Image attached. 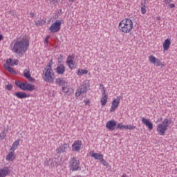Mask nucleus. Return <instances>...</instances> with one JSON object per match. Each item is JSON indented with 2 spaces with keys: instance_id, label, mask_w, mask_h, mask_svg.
Masks as SVG:
<instances>
[{
  "instance_id": "1",
  "label": "nucleus",
  "mask_w": 177,
  "mask_h": 177,
  "mask_svg": "<svg viewBox=\"0 0 177 177\" xmlns=\"http://www.w3.org/2000/svg\"><path fill=\"white\" fill-rule=\"evenodd\" d=\"M28 46H30V39L27 37H24L16 41L14 40L10 44V49L12 52H14V53L20 55V53L27 51Z\"/></svg>"
},
{
  "instance_id": "2",
  "label": "nucleus",
  "mask_w": 177,
  "mask_h": 177,
  "mask_svg": "<svg viewBox=\"0 0 177 177\" xmlns=\"http://www.w3.org/2000/svg\"><path fill=\"white\" fill-rule=\"evenodd\" d=\"M118 28L122 34H131L133 31V21L130 18H124L118 25Z\"/></svg>"
},
{
  "instance_id": "3",
  "label": "nucleus",
  "mask_w": 177,
  "mask_h": 177,
  "mask_svg": "<svg viewBox=\"0 0 177 177\" xmlns=\"http://www.w3.org/2000/svg\"><path fill=\"white\" fill-rule=\"evenodd\" d=\"M52 66H53V61L51 59L43 71V80L49 84H53L55 81V72L52 69Z\"/></svg>"
},
{
  "instance_id": "4",
  "label": "nucleus",
  "mask_w": 177,
  "mask_h": 177,
  "mask_svg": "<svg viewBox=\"0 0 177 177\" xmlns=\"http://www.w3.org/2000/svg\"><path fill=\"white\" fill-rule=\"evenodd\" d=\"M172 124V120L165 118L161 123L157 125L156 131L160 136H164L169 125Z\"/></svg>"
},
{
  "instance_id": "5",
  "label": "nucleus",
  "mask_w": 177,
  "mask_h": 177,
  "mask_svg": "<svg viewBox=\"0 0 177 177\" xmlns=\"http://www.w3.org/2000/svg\"><path fill=\"white\" fill-rule=\"evenodd\" d=\"M15 85L20 88L22 91H28L29 92H32L35 91V86L27 82H21L20 81H15Z\"/></svg>"
},
{
  "instance_id": "6",
  "label": "nucleus",
  "mask_w": 177,
  "mask_h": 177,
  "mask_svg": "<svg viewBox=\"0 0 177 177\" xmlns=\"http://www.w3.org/2000/svg\"><path fill=\"white\" fill-rule=\"evenodd\" d=\"M19 64V60L17 59H8L6 61V64H4V68L10 73L11 74H16V72L15 69H13L12 67H10V66H17Z\"/></svg>"
},
{
  "instance_id": "7",
  "label": "nucleus",
  "mask_w": 177,
  "mask_h": 177,
  "mask_svg": "<svg viewBox=\"0 0 177 177\" xmlns=\"http://www.w3.org/2000/svg\"><path fill=\"white\" fill-rule=\"evenodd\" d=\"M69 168L72 172H75L77 171H80L81 169V167H80V160H77V158H73L69 162Z\"/></svg>"
},
{
  "instance_id": "8",
  "label": "nucleus",
  "mask_w": 177,
  "mask_h": 177,
  "mask_svg": "<svg viewBox=\"0 0 177 177\" xmlns=\"http://www.w3.org/2000/svg\"><path fill=\"white\" fill-rule=\"evenodd\" d=\"M88 88H89V85L86 84H82V85H80L75 91V97H80L81 95L86 93L88 92Z\"/></svg>"
},
{
  "instance_id": "9",
  "label": "nucleus",
  "mask_w": 177,
  "mask_h": 177,
  "mask_svg": "<svg viewBox=\"0 0 177 177\" xmlns=\"http://www.w3.org/2000/svg\"><path fill=\"white\" fill-rule=\"evenodd\" d=\"M121 102V96H118L116 98H114L111 102V109L109 110L110 113H114L115 110L120 106V102Z\"/></svg>"
},
{
  "instance_id": "10",
  "label": "nucleus",
  "mask_w": 177,
  "mask_h": 177,
  "mask_svg": "<svg viewBox=\"0 0 177 177\" xmlns=\"http://www.w3.org/2000/svg\"><path fill=\"white\" fill-rule=\"evenodd\" d=\"M62 27V21H55L49 28L50 32H59Z\"/></svg>"
},
{
  "instance_id": "11",
  "label": "nucleus",
  "mask_w": 177,
  "mask_h": 177,
  "mask_svg": "<svg viewBox=\"0 0 177 177\" xmlns=\"http://www.w3.org/2000/svg\"><path fill=\"white\" fill-rule=\"evenodd\" d=\"M148 59L150 63H151L152 64H154L157 67H160V66L164 67V66H165L164 64L161 63L160 59H158L157 57H156V56L153 55H149Z\"/></svg>"
},
{
  "instance_id": "12",
  "label": "nucleus",
  "mask_w": 177,
  "mask_h": 177,
  "mask_svg": "<svg viewBox=\"0 0 177 177\" xmlns=\"http://www.w3.org/2000/svg\"><path fill=\"white\" fill-rule=\"evenodd\" d=\"M68 150H70V145L64 143L56 149L55 153H57V154H62V153H66Z\"/></svg>"
},
{
  "instance_id": "13",
  "label": "nucleus",
  "mask_w": 177,
  "mask_h": 177,
  "mask_svg": "<svg viewBox=\"0 0 177 177\" xmlns=\"http://www.w3.org/2000/svg\"><path fill=\"white\" fill-rule=\"evenodd\" d=\"M74 59H75V56L74 55H71L68 56L66 61L67 66L71 70H73V68H74V66H75V62H74Z\"/></svg>"
},
{
  "instance_id": "14",
  "label": "nucleus",
  "mask_w": 177,
  "mask_h": 177,
  "mask_svg": "<svg viewBox=\"0 0 177 177\" xmlns=\"http://www.w3.org/2000/svg\"><path fill=\"white\" fill-rule=\"evenodd\" d=\"M82 146V141L77 140H75L72 145V151L78 152L81 150Z\"/></svg>"
},
{
  "instance_id": "15",
  "label": "nucleus",
  "mask_w": 177,
  "mask_h": 177,
  "mask_svg": "<svg viewBox=\"0 0 177 177\" xmlns=\"http://www.w3.org/2000/svg\"><path fill=\"white\" fill-rule=\"evenodd\" d=\"M24 77L26 78L30 82H35V79L31 77V72H30V68L24 69Z\"/></svg>"
},
{
  "instance_id": "16",
  "label": "nucleus",
  "mask_w": 177,
  "mask_h": 177,
  "mask_svg": "<svg viewBox=\"0 0 177 177\" xmlns=\"http://www.w3.org/2000/svg\"><path fill=\"white\" fill-rule=\"evenodd\" d=\"M117 127V121L114 120H109L106 124V128L109 131H114Z\"/></svg>"
},
{
  "instance_id": "17",
  "label": "nucleus",
  "mask_w": 177,
  "mask_h": 177,
  "mask_svg": "<svg viewBox=\"0 0 177 177\" xmlns=\"http://www.w3.org/2000/svg\"><path fill=\"white\" fill-rule=\"evenodd\" d=\"M142 122L145 125L149 131H152L153 129V124L149 119L145 118H142L141 120Z\"/></svg>"
},
{
  "instance_id": "18",
  "label": "nucleus",
  "mask_w": 177,
  "mask_h": 177,
  "mask_svg": "<svg viewBox=\"0 0 177 177\" xmlns=\"http://www.w3.org/2000/svg\"><path fill=\"white\" fill-rule=\"evenodd\" d=\"M171 38H167L166 39L163 44H162V48H163V50L167 51L169 49V48H171Z\"/></svg>"
},
{
  "instance_id": "19",
  "label": "nucleus",
  "mask_w": 177,
  "mask_h": 177,
  "mask_svg": "<svg viewBox=\"0 0 177 177\" xmlns=\"http://www.w3.org/2000/svg\"><path fill=\"white\" fill-rule=\"evenodd\" d=\"M89 154H90L91 157H92V158H94L95 160H99L100 161L103 158V154L95 153V151H90Z\"/></svg>"
},
{
  "instance_id": "20",
  "label": "nucleus",
  "mask_w": 177,
  "mask_h": 177,
  "mask_svg": "<svg viewBox=\"0 0 177 177\" xmlns=\"http://www.w3.org/2000/svg\"><path fill=\"white\" fill-rule=\"evenodd\" d=\"M10 174V170L8 167L0 169V177H6Z\"/></svg>"
},
{
  "instance_id": "21",
  "label": "nucleus",
  "mask_w": 177,
  "mask_h": 177,
  "mask_svg": "<svg viewBox=\"0 0 177 177\" xmlns=\"http://www.w3.org/2000/svg\"><path fill=\"white\" fill-rule=\"evenodd\" d=\"M15 96H16L18 99H26V97H30V95L20 91L15 93Z\"/></svg>"
},
{
  "instance_id": "22",
  "label": "nucleus",
  "mask_w": 177,
  "mask_h": 177,
  "mask_svg": "<svg viewBox=\"0 0 177 177\" xmlns=\"http://www.w3.org/2000/svg\"><path fill=\"white\" fill-rule=\"evenodd\" d=\"M109 100V95L107 94H102L101 97V106L104 107V106H106L107 104V102Z\"/></svg>"
},
{
  "instance_id": "23",
  "label": "nucleus",
  "mask_w": 177,
  "mask_h": 177,
  "mask_svg": "<svg viewBox=\"0 0 177 177\" xmlns=\"http://www.w3.org/2000/svg\"><path fill=\"white\" fill-rule=\"evenodd\" d=\"M57 85H60L61 86H64L67 84L65 78L58 77L55 81Z\"/></svg>"
},
{
  "instance_id": "24",
  "label": "nucleus",
  "mask_w": 177,
  "mask_h": 177,
  "mask_svg": "<svg viewBox=\"0 0 177 177\" xmlns=\"http://www.w3.org/2000/svg\"><path fill=\"white\" fill-rule=\"evenodd\" d=\"M64 71H66V67L63 64L58 66L56 68L57 74H64Z\"/></svg>"
},
{
  "instance_id": "25",
  "label": "nucleus",
  "mask_w": 177,
  "mask_h": 177,
  "mask_svg": "<svg viewBox=\"0 0 177 177\" xmlns=\"http://www.w3.org/2000/svg\"><path fill=\"white\" fill-rule=\"evenodd\" d=\"M19 145H20V140H15L12 145L11 146L10 150L11 151H15L16 150V149H17V147L19 146Z\"/></svg>"
},
{
  "instance_id": "26",
  "label": "nucleus",
  "mask_w": 177,
  "mask_h": 177,
  "mask_svg": "<svg viewBox=\"0 0 177 177\" xmlns=\"http://www.w3.org/2000/svg\"><path fill=\"white\" fill-rule=\"evenodd\" d=\"M15 158H16V157L15 156V154L13 153V152H10V153L6 156V160L7 161H15Z\"/></svg>"
},
{
  "instance_id": "27",
  "label": "nucleus",
  "mask_w": 177,
  "mask_h": 177,
  "mask_svg": "<svg viewBox=\"0 0 177 177\" xmlns=\"http://www.w3.org/2000/svg\"><path fill=\"white\" fill-rule=\"evenodd\" d=\"M85 74H88V70L86 69L80 68L77 71V75H78L79 77H81Z\"/></svg>"
},
{
  "instance_id": "28",
  "label": "nucleus",
  "mask_w": 177,
  "mask_h": 177,
  "mask_svg": "<svg viewBox=\"0 0 177 177\" xmlns=\"http://www.w3.org/2000/svg\"><path fill=\"white\" fill-rule=\"evenodd\" d=\"M100 89L101 91L102 95H107V93H106V87H104V85L100 84Z\"/></svg>"
},
{
  "instance_id": "29",
  "label": "nucleus",
  "mask_w": 177,
  "mask_h": 177,
  "mask_svg": "<svg viewBox=\"0 0 177 177\" xmlns=\"http://www.w3.org/2000/svg\"><path fill=\"white\" fill-rule=\"evenodd\" d=\"M142 6L140 7V12L142 15H146V12H147V10H146V5H144L143 3L141 4Z\"/></svg>"
},
{
  "instance_id": "30",
  "label": "nucleus",
  "mask_w": 177,
  "mask_h": 177,
  "mask_svg": "<svg viewBox=\"0 0 177 177\" xmlns=\"http://www.w3.org/2000/svg\"><path fill=\"white\" fill-rule=\"evenodd\" d=\"M6 138V132L3 131L0 133V140H3Z\"/></svg>"
},
{
  "instance_id": "31",
  "label": "nucleus",
  "mask_w": 177,
  "mask_h": 177,
  "mask_svg": "<svg viewBox=\"0 0 177 177\" xmlns=\"http://www.w3.org/2000/svg\"><path fill=\"white\" fill-rule=\"evenodd\" d=\"M125 129H129L130 131H132L133 129H136V126H133V124L126 125Z\"/></svg>"
},
{
  "instance_id": "32",
  "label": "nucleus",
  "mask_w": 177,
  "mask_h": 177,
  "mask_svg": "<svg viewBox=\"0 0 177 177\" xmlns=\"http://www.w3.org/2000/svg\"><path fill=\"white\" fill-rule=\"evenodd\" d=\"M118 129H126V125L118 123L116 124Z\"/></svg>"
},
{
  "instance_id": "33",
  "label": "nucleus",
  "mask_w": 177,
  "mask_h": 177,
  "mask_svg": "<svg viewBox=\"0 0 177 177\" xmlns=\"http://www.w3.org/2000/svg\"><path fill=\"white\" fill-rule=\"evenodd\" d=\"M100 161L102 164V165H104V167H109V162H107V161H106L104 158H102V159L100 160Z\"/></svg>"
},
{
  "instance_id": "34",
  "label": "nucleus",
  "mask_w": 177,
  "mask_h": 177,
  "mask_svg": "<svg viewBox=\"0 0 177 177\" xmlns=\"http://www.w3.org/2000/svg\"><path fill=\"white\" fill-rule=\"evenodd\" d=\"M62 92H64V93H66V95H71V93H68V88H67V87H66V86H63L62 87Z\"/></svg>"
},
{
  "instance_id": "35",
  "label": "nucleus",
  "mask_w": 177,
  "mask_h": 177,
  "mask_svg": "<svg viewBox=\"0 0 177 177\" xmlns=\"http://www.w3.org/2000/svg\"><path fill=\"white\" fill-rule=\"evenodd\" d=\"M37 27H39V26H42L44 24V21L42 20H39L35 23Z\"/></svg>"
},
{
  "instance_id": "36",
  "label": "nucleus",
  "mask_w": 177,
  "mask_h": 177,
  "mask_svg": "<svg viewBox=\"0 0 177 177\" xmlns=\"http://www.w3.org/2000/svg\"><path fill=\"white\" fill-rule=\"evenodd\" d=\"M6 89H8V91H12V89H13V86L12 84H8L6 86Z\"/></svg>"
},
{
  "instance_id": "37",
  "label": "nucleus",
  "mask_w": 177,
  "mask_h": 177,
  "mask_svg": "<svg viewBox=\"0 0 177 177\" xmlns=\"http://www.w3.org/2000/svg\"><path fill=\"white\" fill-rule=\"evenodd\" d=\"M49 38H50V36L47 35L46 39H45V44H46V45H48V44L49 42Z\"/></svg>"
},
{
  "instance_id": "38",
  "label": "nucleus",
  "mask_w": 177,
  "mask_h": 177,
  "mask_svg": "<svg viewBox=\"0 0 177 177\" xmlns=\"http://www.w3.org/2000/svg\"><path fill=\"white\" fill-rule=\"evenodd\" d=\"M84 102L85 103L86 106H89V104H91V101L89 100H84Z\"/></svg>"
},
{
  "instance_id": "39",
  "label": "nucleus",
  "mask_w": 177,
  "mask_h": 177,
  "mask_svg": "<svg viewBox=\"0 0 177 177\" xmlns=\"http://www.w3.org/2000/svg\"><path fill=\"white\" fill-rule=\"evenodd\" d=\"M171 0H165V3L167 5H169V3H171Z\"/></svg>"
},
{
  "instance_id": "40",
  "label": "nucleus",
  "mask_w": 177,
  "mask_h": 177,
  "mask_svg": "<svg viewBox=\"0 0 177 177\" xmlns=\"http://www.w3.org/2000/svg\"><path fill=\"white\" fill-rule=\"evenodd\" d=\"M169 8H171V9H174V8H175V4H174V3H170V4H169Z\"/></svg>"
},
{
  "instance_id": "41",
  "label": "nucleus",
  "mask_w": 177,
  "mask_h": 177,
  "mask_svg": "<svg viewBox=\"0 0 177 177\" xmlns=\"http://www.w3.org/2000/svg\"><path fill=\"white\" fill-rule=\"evenodd\" d=\"M30 17H34V16H35V14H34V12H30Z\"/></svg>"
},
{
  "instance_id": "42",
  "label": "nucleus",
  "mask_w": 177,
  "mask_h": 177,
  "mask_svg": "<svg viewBox=\"0 0 177 177\" xmlns=\"http://www.w3.org/2000/svg\"><path fill=\"white\" fill-rule=\"evenodd\" d=\"M2 39H3V35L0 34V41H2Z\"/></svg>"
},
{
  "instance_id": "43",
  "label": "nucleus",
  "mask_w": 177,
  "mask_h": 177,
  "mask_svg": "<svg viewBox=\"0 0 177 177\" xmlns=\"http://www.w3.org/2000/svg\"><path fill=\"white\" fill-rule=\"evenodd\" d=\"M69 2H74L75 0H68Z\"/></svg>"
},
{
  "instance_id": "44",
  "label": "nucleus",
  "mask_w": 177,
  "mask_h": 177,
  "mask_svg": "<svg viewBox=\"0 0 177 177\" xmlns=\"http://www.w3.org/2000/svg\"><path fill=\"white\" fill-rule=\"evenodd\" d=\"M71 93H73L74 92V91H73V89H71Z\"/></svg>"
}]
</instances>
